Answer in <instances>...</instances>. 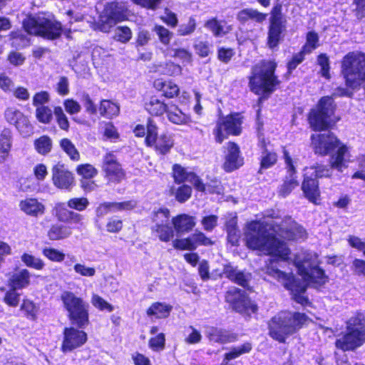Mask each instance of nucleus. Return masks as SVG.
Returning a JSON list of instances; mask_svg holds the SVG:
<instances>
[{
	"instance_id": "1",
	"label": "nucleus",
	"mask_w": 365,
	"mask_h": 365,
	"mask_svg": "<svg viewBox=\"0 0 365 365\" xmlns=\"http://www.w3.org/2000/svg\"><path fill=\"white\" fill-rule=\"evenodd\" d=\"M246 245L252 250H257L264 255H272L282 260H287L290 250L287 244L269 233L259 222L252 221L247 225L245 233Z\"/></svg>"
},
{
	"instance_id": "2",
	"label": "nucleus",
	"mask_w": 365,
	"mask_h": 365,
	"mask_svg": "<svg viewBox=\"0 0 365 365\" xmlns=\"http://www.w3.org/2000/svg\"><path fill=\"white\" fill-rule=\"evenodd\" d=\"M276 67L277 64L274 61H262L252 69L250 89L255 93L262 96L263 99L268 98L280 83L274 75Z\"/></svg>"
},
{
	"instance_id": "3",
	"label": "nucleus",
	"mask_w": 365,
	"mask_h": 365,
	"mask_svg": "<svg viewBox=\"0 0 365 365\" xmlns=\"http://www.w3.org/2000/svg\"><path fill=\"white\" fill-rule=\"evenodd\" d=\"M312 143L316 153L322 155L332 154L331 167L342 171L346 167L344 156L348 149L342 145L337 138L331 133L313 134L311 136Z\"/></svg>"
},
{
	"instance_id": "4",
	"label": "nucleus",
	"mask_w": 365,
	"mask_h": 365,
	"mask_svg": "<svg viewBox=\"0 0 365 365\" xmlns=\"http://www.w3.org/2000/svg\"><path fill=\"white\" fill-rule=\"evenodd\" d=\"M307 319L303 313L280 312L268 324L269 335L279 342H284L286 338L301 329Z\"/></svg>"
},
{
	"instance_id": "5",
	"label": "nucleus",
	"mask_w": 365,
	"mask_h": 365,
	"mask_svg": "<svg viewBox=\"0 0 365 365\" xmlns=\"http://www.w3.org/2000/svg\"><path fill=\"white\" fill-rule=\"evenodd\" d=\"M364 341L365 320L360 314L349 320L346 331L338 336L335 346L344 351H353L361 346Z\"/></svg>"
},
{
	"instance_id": "6",
	"label": "nucleus",
	"mask_w": 365,
	"mask_h": 365,
	"mask_svg": "<svg viewBox=\"0 0 365 365\" xmlns=\"http://www.w3.org/2000/svg\"><path fill=\"white\" fill-rule=\"evenodd\" d=\"M25 30L30 34L55 39L61 34V25L46 14L29 16L23 22Z\"/></svg>"
},
{
	"instance_id": "7",
	"label": "nucleus",
	"mask_w": 365,
	"mask_h": 365,
	"mask_svg": "<svg viewBox=\"0 0 365 365\" xmlns=\"http://www.w3.org/2000/svg\"><path fill=\"white\" fill-rule=\"evenodd\" d=\"M64 307L68 313L72 323L79 328L88 324V304L81 297H78L71 292H64L61 294Z\"/></svg>"
},
{
	"instance_id": "8",
	"label": "nucleus",
	"mask_w": 365,
	"mask_h": 365,
	"mask_svg": "<svg viewBox=\"0 0 365 365\" xmlns=\"http://www.w3.org/2000/svg\"><path fill=\"white\" fill-rule=\"evenodd\" d=\"M266 272L282 282L284 287L290 290L292 294V299L300 304H306L307 298L304 296L307 287L304 282L295 279L294 276L291 274H287L282 272L272 264L267 267Z\"/></svg>"
},
{
	"instance_id": "9",
	"label": "nucleus",
	"mask_w": 365,
	"mask_h": 365,
	"mask_svg": "<svg viewBox=\"0 0 365 365\" xmlns=\"http://www.w3.org/2000/svg\"><path fill=\"white\" fill-rule=\"evenodd\" d=\"M334 106L331 97H322L316 108L312 109L309 115V123L314 130H323L329 128L333 123L331 115L334 113Z\"/></svg>"
},
{
	"instance_id": "10",
	"label": "nucleus",
	"mask_w": 365,
	"mask_h": 365,
	"mask_svg": "<svg viewBox=\"0 0 365 365\" xmlns=\"http://www.w3.org/2000/svg\"><path fill=\"white\" fill-rule=\"evenodd\" d=\"M242 123V118L239 113L230 115L220 119L214 130L216 141L222 143L227 135H240Z\"/></svg>"
},
{
	"instance_id": "11",
	"label": "nucleus",
	"mask_w": 365,
	"mask_h": 365,
	"mask_svg": "<svg viewBox=\"0 0 365 365\" xmlns=\"http://www.w3.org/2000/svg\"><path fill=\"white\" fill-rule=\"evenodd\" d=\"M125 16V6L123 4L109 3L106 5L103 14L100 16L97 26L100 31L108 32L111 27L118 21H122Z\"/></svg>"
},
{
	"instance_id": "12",
	"label": "nucleus",
	"mask_w": 365,
	"mask_h": 365,
	"mask_svg": "<svg viewBox=\"0 0 365 365\" xmlns=\"http://www.w3.org/2000/svg\"><path fill=\"white\" fill-rule=\"evenodd\" d=\"M225 300L232 309L242 313L257 311V306L248 297L247 293L237 287L230 288L225 294Z\"/></svg>"
},
{
	"instance_id": "13",
	"label": "nucleus",
	"mask_w": 365,
	"mask_h": 365,
	"mask_svg": "<svg viewBox=\"0 0 365 365\" xmlns=\"http://www.w3.org/2000/svg\"><path fill=\"white\" fill-rule=\"evenodd\" d=\"M6 121L14 125L24 137L32 133L33 127L29 118L21 111L15 108H8L4 113Z\"/></svg>"
},
{
	"instance_id": "14",
	"label": "nucleus",
	"mask_w": 365,
	"mask_h": 365,
	"mask_svg": "<svg viewBox=\"0 0 365 365\" xmlns=\"http://www.w3.org/2000/svg\"><path fill=\"white\" fill-rule=\"evenodd\" d=\"M103 170L106 178L113 182H120L125 177V173L118 163L117 158L111 153H106L103 157Z\"/></svg>"
},
{
	"instance_id": "15",
	"label": "nucleus",
	"mask_w": 365,
	"mask_h": 365,
	"mask_svg": "<svg viewBox=\"0 0 365 365\" xmlns=\"http://www.w3.org/2000/svg\"><path fill=\"white\" fill-rule=\"evenodd\" d=\"M87 341V334L85 331L73 327L65 328L61 350L68 352L83 346Z\"/></svg>"
},
{
	"instance_id": "16",
	"label": "nucleus",
	"mask_w": 365,
	"mask_h": 365,
	"mask_svg": "<svg viewBox=\"0 0 365 365\" xmlns=\"http://www.w3.org/2000/svg\"><path fill=\"white\" fill-rule=\"evenodd\" d=\"M287 175L279 190V195L284 197L287 196L293 189L299 185L297 180L296 169L293 160L287 150H283Z\"/></svg>"
},
{
	"instance_id": "17",
	"label": "nucleus",
	"mask_w": 365,
	"mask_h": 365,
	"mask_svg": "<svg viewBox=\"0 0 365 365\" xmlns=\"http://www.w3.org/2000/svg\"><path fill=\"white\" fill-rule=\"evenodd\" d=\"M52 180L53 185L63 190H70L74 184V178L71 172L63 165H56L52 168Z\"/></svg>"
},
{
	"instance_id": "18",
	"label": "nucleus",
	"mask_w": 365,
	"mask_h": 365,
	"mask_svg": "<svg viewBox=\"0 0 365 365\" xmlns=\"http://www.w3.org/2000/svg\"><path fill=\"white\" fill-rule=\"evenodd\" d=\"M175 182L181 183L185 181L192 183L198 191H204L205 186L202 180L194 173L187 172L185 168L178 164L173 167Z\"/></svg>"
},
{
	"instance_id": "19",
	"label": "nucleus",
	"mask_w": 365,
	"mask_h": 365,
	"mask_svg": "<svg viewBox=\"0 0 365 365\" xmlns=\"http://www.w3.org/2000/svg\"><path fill=\"white\" fill-rule=\"evenodd\" d=\"M318 263L317 255L312 253L297 255L294 259V264L303 279L318 266Z\"/></svg>"
},
{
	"instance_id": "20",
	"label": "nucleus",
	"mask_w": 365,
	"mask_h": 365,
	"mask_svg": "<svg viewBox=\"0 0 365 365\" xmlns=\"http://www.w3.org/2000/svg\"><path fill=\"white\" fill-rule=\"evenodd\" d=\"M239 146L232 142L227 145V153L223 167L227 172H232L243 165V158L240 155Z\"/></svg>"
},
{
	"instance_id": "21",
	"label": "nucleus",
	"mask_w": 365,
	"mask_h": 365,
	"mask_svg": "<svg viewBox=\"0 0 365 365\" xmlns=\"http://www.w3.org/2000/svg\"><path fill=\"white\" fill-rule=\"evenodd\" d=\"M223 274L231 281L249 289V284L252 278L250 273L241 271L230 264H226L223 269Z\"/></svg>"
},
{
	"instance_id": "22",
	"label": "nucleus",
	"mask_w": 365,
	"mask_h": 365,
	"mask_svg": "<svg viewBox=\"0 0 365 365\" xmlns=\"http://www.w3.org/2000/svg\"><path fill=\"white\" fill-rule=\"evenodd\" d=\"M204 26L215 37H222L230 33L233 29L232 25L228 24L225 20H219L216 17L207 20Z\"/></svg>"
},
{
	"instance_id": "23",
	"label": "nucleus",
	"mask_w": 365,
	"mask_h": 365,
	"mask_svg": "<svg viewBox=\"0 0 365 365\" xmlns=\"http://www.w3.org/2000/svg\"><path fill=\"white\" fill-rule=\"evenodd\" d=\"M21 211L32 217L43 215L45 212L44 205L36 198H26L19 203Z\"/></svg>"
},
{
	"instance_id": "24",
	"label": "nucleus",
	"mask_w": 365,
	"mask_h": 365,
	"mask_svg": "<svg viewBox=\"0 0 365 365\" xmlns=\"http://www.w3.org/2000/svg\"><path fill=\"white\" fill-rule=\"evenodd\" d=\"M308 172L304 174V181L302 185V190L304 196L312 202L317 203L319 197L318 182L312 176H308Z\"/></svg>"
},
{
	"instance_id": "25",
	"label": "nucleus",
	"mask_w": 365,
	"mask_h": 365,
	"mask_svg": "<svg viewBox=\"0 0 365 365\" xmlns=\"http://www.w3.org/2000/svg\"><path fill=\"white\" fill-rule=\"evenodd\" d=\"M282 236L289 240H304L307 237L305 229L295 222H291L288 226L282 227Z\"/></svg>"
},
{
	"instance_id": "26",
	"label": "nucleus",
	"mask_w": 365,
	"mask_h": 365,
	"mask_svg": "<svg viewBox=\"0 0 365 365\" xmlns=\"http://www.w3.org/2000/svg\"><path fill=\"white\" fill-rule=\"evenodd\" d=\"M174 228L178 234L190 231L195 225V218L185 214L173 218Z\"/></svg>"
},
{
	"instance_id": "27",
	"label": "nucleus",
	"mask_w": 365,
	"mask_h": 365,
	"mask_svg": "<svg viewBox=\"0 0 365 365\" xmlns=\"http://www.w3.org/2000/svg\"><path fill=\"white\" fill-rule=\"evenodd\" d=\"M266 14H263L252 8L244 9L240 11L237 14V19L242 24H245L249 20L254 21L257 23H262L266 19Z\"/></svg>"
},
{
	"instance_id": "28",
	"label": "nucleus",
	"mask_w": 365,
	"mask_h": 365,
	"mask_svg": "<svg viewBox=\"0 0 365 365\" xmlns=\"http://www.w3.org/2000/svg\"><path fill=\"white\" fill-rule=\"evenodd\" d=\"M285 27V24L270 23L267 36V46L270 48L278 46L281 40V34Z\"/></svg>"
},
{
	"instance_id": "29",
	"label": "nucleus",
	"mask_w": 365,
	"mask_h": 365,
	"mask_svg": "<svg viewBox=\"0 0 365 365\" xmlns=\"http://www.w3.org/2000/svg\"><path fill=\"white\" fill-rule=\"evenodd\" d=\"M30 272L26 269H21L14 273L9 279V284L14 289H23L30 283Z\"/></svg>"
},
{
	"instance_id": "30",
	"label": "nucleus",
	"mask_w": 365,
	"mask_h": 365,
	"mask_svg": "<svg viewBox=\"0 0 365 365\" xmlns=\"http://www.w3.org/2000/svg\"><path fill=\"white\" fill-rule=\"evenodd\" d=\"M12 141L11 131L4 128L0 134V163H3L9 155Z\"/></svg>"
},
{
	"instance_id": "31",
	"label": "nucleus",
	"mask_w": 365,
	"mask_h": 365,
	"mask_svg": "<svg viewBox=\"0 0 365 365\" xmlns=\"http://www.w3.org/2000/svg\"><path fill=\"white\" fill-rule=\"evenodd\" d=\"M166 113L168 120L177 125L185 124L190 120V117L174 104L169 105Z\"/></svg>"
},
{
	"instance_id": "32",
	"label": "nucleus",
	"mask_w": 365,
	"mask_h": 365,
	"mask_svg": "<svg viewBox=\"0 0 365 365\" xmlns=\"http://www.w3.org/2000/svg\"><path fill=\"white\" fill-rule=\"evenodd\" d=\"M327 279L328 277L325 274L324 271L317 266L307 275L304 280V282H307L314 287L317 288L324 284L327 282Z\"/></svg>"
},
{
	"instance_id": "33",
	"label": "nucleus",
	"mask_w": 365,
	"mask_h": 365,
	"mask_svg": "<svg viewBox=\"0 0 365 365\" xmlns=\"http://www.w3.org/2000/svg\"><path fill=\"white\" fill-rule=\"evenodd\" d=\"M173 144L172 136L167 133H163L156 138L153 146L155 147V150L160 154L165 155L170 152Z\"/></svg>"
},
{
	"instance_id": "34",
	"label": "nucleus",
	"mask_w": 365,
	"mask_h": 365,
	"mask_svg": "<svg viewBox=\"0 0 365 365\" xmlns=\"http://www.w3.org/2000/svg\"><path fill=\"white\" fill-rule=\"evenodd\" d=\"M170 104H165L156 97H151L145 108L151 115L160 116L166 113Z\"/></svg>"
},
{
	"instance_id": "35",
	"label": "nucleus",
	"mask_w": 365,
	"mask_h": 365,
	"mask_svg": "<svg viewBox=\"0 0 365 365\" xmlns=\"http://www.w3.org/2000/svg\"><path fill=\"white\" fill-rule=\"evenodd\" d=\"M172 306L161 302H155L147 309L148 316H155L156 318L163 319L169 316Z\"/></svg>"
},
{
	"instance_id": "36",
	"label": "nucleus",
	"mask_w": 365,
	"mask_h": 365,
	"mask_svg": "<svg viewBox=\"0 0 365 365\" xmlns=\"http://www.w3.org/2000/svg\"><path fill=\"white\" fill-rule=\"evenodd\" d=\"M36 150L41 155H46L52 149V140L47 135H42L34 141Z\"/></svg>"
},
{
	"instance_id": "37",
	"label": "nucleus",
	"mask_w": 365,
	"mask_h": 365,
	"mask_svg": "<svg viewBox=\"0 0 365 365\" xmlns=\"http://www.w3.org/2000/svg\"><path fill=\"white\" fill-rule=\"evenodd\" d=\"M71 235V229L62 225H53L48 233V237L51 240H58L66 238Z\"/></svg>"
},
{
	"instance_id": "38",
	"label": "nucleus",
	"mask_w": 365,
	"mask_h": 365,
	"mask_svg": "<svg viewBox=\"0 0 365 365\" xmlns=\"http://www.w3.org/2000/svg\"><path fill=\"white\" fill-rule=\"evenodd\" d=\"M158 88L160 89L163 92V95L167 98H173L177 96L179 93L178 86L171 81H160L155 83Z\"/></svg>"
},
{
	"instance_id": "39",
	"label": "nucleus",
	"mask_w": 365,
	"mask_h": 365,
	"mask_svg": "<svg viewBox=\"0 0 365 365\" xmlns=\"http://www.w3.org/2000/svg\"><path fill=\"white\" fill-rule=\"evenodd\" d=\"M153 232L158 234L160 240L168 242L174 235V231L170 223L163 225H153L152 228Z\"/></svg>"
},
{
	"instance_id": "40",
	"label": "nucleus",
	"mask_w": 365,
	"mask_h": 365,
	"mask_svg": "<svg viewBox=\"0 0 365 365\" xmlns=\"http://www.w3.org/2000/svg\"><path fill=\"white\" fill-rule=\"evenodd\" d=\"M99 110L101 115L113 117L118 115L120 108L118 106L110 101L103 100L101 103Z\"/></svg>"
},
{
	"instance_id": "41",
	"label": "nucleus",
	"mask_w": 365,
	"mask_h": 365,
	"mask_svg": "<svg viewBox=\"0 0 365 365\" xmlns=\"http://www.w3.org/2000/svg\"><path fill=\"white\" fill-rule=\"evenodd\" d=\"M21 261L29 267L37 269V270H41L43 269L45 264L43 261L38 257H36L35 256L24 253L21 255Z\"/></svg>"
},
{
	"instance_id": "42",
	"label": "nucleus",
	"mask_w": 365,
	"mask_h": 365,
	"mask_svg": "<svg viewBox=\"0 0 365 365\" xmlns=\"http://www.w3.org/2000/svg\"><path fill=\"white\" fill-rule=\"evenodd\" d=\"M158 138V127L153 119L149 118L146 125L145 143L148 146H153Z\"/></svg>"
},
{
	"instance_id": "43",
	"label": "nucleus",
	"mask_w": 365,
	"mask_h": 365,
	"mask_svg": "<svg viewBox=\"0 0 365 365\" xmlns=\"http://www.w3.org/2000/svg\"><path fill=\"white\" fill-rule=\"evenodd\" d=\"M36 117L40 123L48 124L53 119V111L48 106H40L36 109Z\"/></svg>"
},
{
	"instance_id": "44",
	"label": "nucleus",
	"mask_w": 365,
	"mask_h": 365,
	"mask_svg": "<svg viewBox=\"0 0 365 365\" xmlns=\"http://www.w3.org/2000/svg\"><path fill=\"white\" fill-rule=\"evenodd\" d=\"M61 148L73 160H78L80 154L73 143L68 138H63L60 143Z\"/></svg>"
},
{
	"instance_id": "45",
	"label": "nucleus",
	"mask_w": 365,
	"mask_h": 365,
	"mask_svg": "<svg viewBox=\"0 0 365 365\" xmlns=\"http://www.w3.org/2000/svg\"><path fill=\"white\" fill-rule=\"evenodd\" d=\"M251 349L252 345L250 343H245L241 346L234 347L225 354V359L226 361H230L243 354L248 353Z\"/></svg>"
},
{
	"instance_id": "46",
	"label": "nucleus",
	"mask_w": 365,
	"mask_h": 365,
	"mask_svg": "<svg viewBox=\"0 0 365 365\" xmlns=\"http://www.w3.org/2000/svg\"><path fill=\"white\" fill-rule=\"evenodd\" d=\"M154 225H163L170 223V211L167 208L159 209L153 215Z\"/></svg>"
},
{
	"instance_id": "47",
	"label": "nucleus",
	"mask_w": 365,
	"mask_h": 365,
	"mask_svg": "<svg viewBox=\"0 0 365 365\" xmlns=\"http://www.w3.org/2000/svg\"><path fill=\"white\" fill-rule=\"evenodd\" d=\"M132 36V33L128 26H118L114 30L113 38L122 43L128 41Z\"/></svg>"
},
{
	"instance_id": "48",
	"label": "nucleus",
	"mask_w": 365,
	"mask_h": 365,
	"mask_svg": "<svg viewBox=\"0 0 365 365\" xmlns=\"http://www.w3.org/2000/svg\"><path fill=\"white\" fill-rule=\"evenodd\" d=\"M53 114L55 115L59 128L62 130H68L69 128V122L63 108L60 106L55 107Z\"/></svg>"
},
{
	"instance_id": "49",
	"label": "nucleus",
	"mask_w": 365,
	"mask_h": 365,
	"mask_svg": "<svg viewBox=\"0 0 365 365\" xmlns=\"http://www.w3.org/2000/svg\"><path fill=\"white\" fill-rule=\"evenodd\" d=\"M89 205L88 200L86 197H73L67 202V206L78 211H83L87 208Z\"/></svg>"
},
{
	"instance_id": "50",
	"label": "nucleus",
	"mask_w": 365,
	"mask_h": 365,
	"mask_svg": "<svg viewBox=\"0 0 365 365\" xmlns=\"http://www.w3.org/2000/svg\"><path fill=\"white\" fill-rule=\"evenodd\" d=\"M277 157L276 153L268 152L267 150H264L262 153V160H261V167L259 171L262 169H267L274 165L277 162Z\"/></svg>"
},
{
	"instance_id": "51",
	"label": "nucleus",
	"mask_w": 365,
	"mask_h": 365,
	"mask_svg": "<svg viewBox=\"0 0 365 365\" xmlns=\"http://www.w3.org/2000/svg\"><path fill=\"white\" fill-rule=\"evenodd\" d=\"M196 29V21L193 17H190L187 22L179 26L178 34L180 36H187L192 34Z\"/></svg>"
},
{
	"instance_id": "52",
	"label": "nucleus",
	"mask_w": 365,
	"mask_h": 365,
	"mask_svg": "<svg viewBox=\"0 0 365 365\" xmlns=\"http://www.w3.org/2000/svg\"><path fill=\"white\" fill-rule=\"evenodd\" d=\"M309 170L312 171L310 176L316 180L323 177H329L331 175L330 170L327 166L324 165L317 164V165L310 168Z\"/></svg>"
},
{
	"instance_id": "53",
	"label": "nucleus",
	"mask_w": 365,
	"mask_h": 365,
	"mask_svg": "<svg viewBox=\"0 0 365 365\" xmlns=\"http://www.w3.org/2000/svg\"><path fill=\"white\" fill-rule=\"evenodd\" d=\"M43 255L53 262H61L65 258V254L54 248H44Z\"/></svg>"
},
{
	"instance_id": "54",
	"label": "nucleus",
	"mask_w": 365,
	"mask_h": 365,
	"mask_svg": "<svg viewBox=\"0 0 365 365\" xmlns=\"http://www.w3.org/2000/svg\"><path fill=\"white\" fill-rule=\"evenodd\" d=\"M165 337L163 333L158 334L156 336L152 337L149 340V346L153 351H158L163 350L165 348Z\"/></svg>"
},
{
	"instance_id": "55",
	"label": "nucleus",
	"mask_w": 365,
	"mask_h": 365,
	"mask_svg": "<svg viewBox=\"0 0 365 365\" xmlns=\"http://www.w3.org/2000/svg\"><path fill=\"white\" fill-rule=\"evenodd\" d=\"M75 272L82 277H91L96 274L94 267H87L85 264L76 263L73 266Z\"/></svg>"
},
{
	"instance_id": "56",
	"label": "nucleus",
	"mask_w": 365,
	"mask_h": 365,
	"mask_svg": "<svg viewBox=\"0 0 365 365\" xmlns=\"http://www.w3.org/2000/svg\"><path fill=\"white\" fill-rule=\"evenodd\" d=\"M154 31L158 36V38L161 43H163L165 45H168L170 43L173 37V33L170 32L168 29H167L163 26H155Z\"/></svg>"
},
{
	"instance_id": "57",
	"label": "nucleus",
	"mask_w": 365,
	"mask_h": 365,
	"mask_svg": "<svg viewBox=\"0 0 365 365\" xmlns=\"http://www.w3.org/2000/svg\"><path fill=\"white\" fill-rule=\"evenodd\" d=\"M306 46L303 47L302 51L294 54L292 58L287 63L288 73L290 74L293 70H294L299 64H300L304 59Z\"/></svg>"
},
{
	"instance_id": "58",
	"label": "nucleus",
	"mask_w": 365,
	"mask_h": 365,
	"mask_svg": "<svg viewBox=\"0 0 365 365\" xmlns=\"http://www.w3.org/2000/svg\"><path fill=\"white\" fill-rule=\"evenodd\" d=\"M192 188L188 185H183L178 187L175 193V198L180 202L187 201L191 196Z\"/></svg>"
},
{
	"instance_id": "59",
	"label": "nucleus",
	"mask_w": 365,
	"mask_h": 365,
	"mask_svg": "<svg viewBox=\"0 0 365 365\" xmlns=\"http://www.w3.org/2000/svg\"><path fill=\"white\" fill-rule=\"evenodd\" d=\"M204 185L205 186V190L203 192L207 191L212 194H220L222 192V185H221L220 181L215 178L210 179L208 182L204 183Z\"/></svg>"
},
{
	"instance_id": "60",
	"label": "nucleus",
	"mask_w": 365,
	"mask_h": 365,
	"mask_svg": "<svg viewBox=\"0 0 365 365\" xmlns=\"http://www.w3.org/2000/svg\"><path fill=\"white\" fill-rule=\"evenodd\" d=\"M191 240L193 242L194 245H196V247L197 245H212L213 244L212 241L207 237L204 233L202 232H195L190 237Z\"/></svg>"
},
{
	"instance_id": "61",
	"label": "nucleus",
	"mask_w": 365,
	"mask_h": 365,
	"mask_svg": "<svg viewBox=\"0 0 365 365\" xmlns=\"http://www.w3.org/2000/svg\"><path fill=\"white\" fill-rule=\"evenodd\" d=\"M173 245L175 249L194 250L196 249V245L190 238L175 240L173 242Z\"/></svg>"
},
{
	"instance_id": "62",
	"label": "nucleus",
	"mask_w": 365,
	"mask_h": 365,
	"mask_svg": "<svg viewBox=\"0 0 365 365\" xmlns=\"http://www.w3.org/2000/svg\"><path fill=\"white\" fill-rule=\"evenodd\" d=\"M77 172L86 179L93 178L97 174L96 169L90 164L81 165L78 167Z\"/></svg>"
},
{
	"instance_id": "63",
	"label": "nucleus",
	"mask_w": 365,
	"mask_h": 365,
	"mask_svg": "<svg viewBox=\"0 0 365 365\" xmlns=\"http://www.w3.org/2000/svg\"><path fill=\"white\" fill-rule=\"evenodd\" d=\"M218 217L215 215H211L204 217L201 220V224L205 231L211 232L217 225Z\"/></svg>"
},
{
	"instance_id": "64",
	"label": "nucleus",
	"mask_w": 365,
	"mask_h": 365,
	"mask_svg": "<svg viewBox=\"0 0 365 365\" xmlns=\"http://www.w3.org/2000/svg\"><path fill=\"white\" fill-rule=\"evenodd\" d=\"M21 310H24L27 317L34 320L38 312V309L36 305L29 300H24L21 306Z\"/></svg>"
}]
</instances>
